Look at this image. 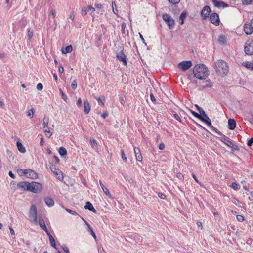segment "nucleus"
I'll list each match as a JSON object with an SVG mask.
<instances>
[{
  "label": "nucleus",
  "instance_id": "1",
  "mask_svg": "<svg viewBox=\"0 0 253 253\" xmlns=\"http://www.w3.org/2000/svg\"><path fill=\"white\" fill-rule=\"evenodd\" d=\"M17 186L24 190L30 191L34 193H38L42 191V185L35 181L31 183L26 181H22L17 184Z\"/></svg>",
  "mask_w": 253,
  "mask_h": 253
},
{
  "label": "nucleus",
  "instance_id": "2",
  "mask_svg": "<svg viewBox=\"0 0 253 253\" xmlns=\"http://www.w3.org/2000/svg\"><path fill=\"white\" fill-rule=\"evenodd\" d=\"M194 77L200 80L205 79L209 75V70L203 64L196 65L193 69Z\"/></svg>",
  "mask_w": 253,
  "mask_h": 253
},
{
  "label": "nucleus",
  "instance_id": "3",
  "mask_svg": "<svg viewBox=\"0 0 253 253\" xmlns=\"http://www.w3.org/2000/svg\"><path fill=\"white\" fill-rule=\"evenodd\" d=\"M215 70L217 74L223 77L228 73L229 68L226 62L219 60L215 62Z\"/></svg>",
  "mask_w": 253,
  "mask_h": 253
},
{
  "label": "nucleus",
  "instance_id": "4",
  "mask_svg": "<svg viewBox=\"0 0 253 253\" xmlns=\"http://www.w3.org/2000/svg\"><path fill=\"white\" fill-rule=\"evenodd\" d=\"M199 119L210 126V128L213 132L219 135L221 134V133L211 125V119L206 114L205 115L201 116Z\"/></svg>",
  "mask_w": 253,
  "mask_h": 253
},
{
  "label": "nucleus",
  "instance_id": "5",
  "mask_svg": "<svg viewBox=\"0 0 253 253\" xmlns=\"http://www.w3.org/2000/svg\"><path fill=\"white\" fill-rule=\"evenodd\" d=\"M163 20L166 22L169 29H172L175 25V22L171 16L167 13H164L162 15Z\"/></svg>",
  "mask_w": 253,
  "mask_h": 253
},
{
  "label": "nucleus",
  "instance_id": "6",
  "mask_svg": "<svg viewBox=\"0 0 253 253\" xmlns=\"http://www.w3.org/2000/svg\"><path fill=\"white\" fill-rule=\"evenodd\" d=\"M29 220L31 222L36 223L37 222V211L36 206L32 205L29 211Z\"/></svg>",
  "mask_w": 253,
  "mask_h": 253
},
{
  "label": "nucleus",
  "instance_id": "7",
  "mask_svg": "<svg viewBox=\"0 0 253 253\" xmlns=\"http://www.w3.org/2000/svg\"><path fill=\"white\" fill-rule=\"evenodd\" d=\"M244 51L247 55H253V41L252 40L247 41L246 42Z\"/></svg>",
  "mask_w": 253,
  "mask_h": 253
},
{
  "label": "nucleus",
  "instance_id": "8",
  "mask_svg": "<svg viewBox=\"0 0 253 253\" xmlns=\"http://www.w3.org/2000/svg\"><path fill=\"white\" fill-rule=\"evenodd\" d=\"M220 140L221 142H222L224 144H225L228 147L231 148L233 149L237 150V147L236 145L233 144L230 140V139L225 136V135H223L222 137H221Z\"/></svg>",
  "mask_w": 253,
  "mask_h": 253
},
{
  "label": "nucleus",
  "instance_id": "9",
  "mask_svg": "<svg viewBox=\"0 0 253 253\" xmlns=\"http://www.w3.org/2000/svg\"><path fill=\"white\" fill-rule=\"evenodd\" d=\"M192 66L191 61H184L180 62L178 64V68L181 69L182 71H185Z\"/></svg>",
  "mask_w": 253,
  "mask_h": 253
},
{
  "label": "nucleus",
  "instance_id": "10",
  "mask_svg": "<svg viewBox=\"0 0 253 253\" xmlns=\"http://www.w3.org/2000/svg\"><path fill=\"white\" fill-rule=\"evenodd\" d=\"M23 173L26 175L28 178L35 179L38 178V174L33 170L31 169H26L21 170Z\"/></svg>",
  "mask_w": 253,
  "mask_h": 253
},
{
  "label": "nucleus",
  "instance_id": "11",
  "mask_svg": "<svg viewBox=\"0 0 253 253\" xmlns=\"http://www.w3.org/2000/svg\"><path fill=\"white\" fill-rule=\"evenodd\" d=\"M117 58L120 61L123 62V64L125 66H126L127 61L126 56L124 53L123 50L120 51L119 52L117 53L116 54Z\"/></svg>",
  "mask_w": 253,
  "mask_h": 253
},
{
  "label": "nucleus",
  "instance_id": "12",
  "mask_svg": "<svg viewBox=\"0 0 253 253\" xmlns=\"http://www.w3.org/2000/svg\"><path fill=\"white\" fill-rule=\"evenodd\" d=\"M210 21L213 24L218 26L219 24V16L216 13L211 14L210 17Z\"/></svg>",
  "mask_w": 253,
  "mask_h": 253
},
{
  "label": "nucleus",
  "instance_id": "13",
  "mask_svg": "<svg viewBox=\"0 0 253 253\" xmlns=\"http://www.w3.org/2000/svg\"><path fill=\"white\" fill-rule=\"evenodd\" d=\"M211 12V10L209 6H205L203 7L201 12V16L203 19H205L209 17L210 13Z\"/></svg>",
  "mask_w": 253,
  "mask_h": 253
},
{
  "label": "nucleus",
  "instance_id": "14",
  "mask_svg": "<svg viewBox=\"0 0 253 253\" xmlns=\"http://www.w3.org/2000/svg\"><path fill=\"white\" fill-rule=\"evenodd\" d=\"M244 30L246 34H251L253 32V26H252V23L250 22V23L245 24L244 26Z\"/></svg>",
  "mask_w": 253,
  "mask_h": 253
},
{
  "label": "nucleus",
  "instance_id": "15",
  "mask_svg": "<svg viewBox=\"0 0 253 253\" xmlns=\"http://www.w3.org/2000/svg\"><path fill=\"white\" fill-rule=\"evenodd\" d=\"M134 152L135 155L136 160L141 161L142 160V156L140 149L139 148L134 147Z\"/></svg>",
  "mask_w": 253,
  "mask_h": 253
},
{
  "label": "nucleus",
  "instance_id": "16",
  "mask_svg": "<svg viewBox=\"0 0 253 253\" xmlns=\"http://www.w3.org/2000/svg\"><path fill=\"white\" fill-rule=\"evenodd\" d=\"M51 170L54 174L58 175V179L59 180H61L63 179V176L62 174H61V171L59 169H56L55 168L51 167Z\"/></svg>",
  "mask_w": 253,
  "mask_h": 253
},
{
  "label": "nucleus",
  "instance_id": "17",
  "mask_svg": "<svg viewBox=\"0 0 253 253\" xmlns=\"http://www.w3.org/2000/svg\"><path fill=\"white\" fill-rule=\"evenodd\" d=\"M39 224L40 227L42 229L47 233L48 232V230L45 225V222L43 218L39 217Z\"/></svg>",
  "mask_w": 253,
  "mask_h": 253
},
{
  "label": "nucleus",
  "instance_id": "18",
  "mask_svg": "<svg viewBox=\"0 0 253 253\" xmlns=\"http://www.w3.org/2000/svg\"><path fill=\"white\" fill-rule=\"evenodd\" d=\"M90 110V106L89 102L87 100L84 101V111L85 114H87Z\"/></svg>",
  "mask_w": 253,
  "mask_h": 253
},
{
  "label": "nucleus",
  "instance_id": "19",
  "mask_svg": "<svg viewBox=\"0 0 253 253\" xmlns=\"http://www.w3.org/2000/svg\"><path fill=\"white\" fill-rule=\"evenodd\" d=\"M228 128L231 130H233L236 126V123L234 119H229L228 121Z\"/></svg>",
  "mask_w": 253,
  "mask_h": 253
},
{
  "label": "nucleus",
  "instance_id": "20",
  "mask_svg": "<svg viewBox=\"0 0 253 253\" xmlns=\"http://www.w3.org/2000/svg\"><path fill=\"white\" fill-rule=\"evenodd\" d=\"M84 208L85 209H88L89 211H92L94 213H96L97 211L93 207L92 204L89 202H87L86 203L85 205L84 206Z\"/></svg>",
  "mask_w": 253,
  "mask_h": 253
},
{
  "label": "nucleus",
  "instance_id": "21",
  "mask_svg": "<svg viewBox=\"0 0 253 253\" xmlns=\"http://www.w3.org/2000/svg\"><path fill=\"white\" fill-rule=\"evenodd\" d=\"M47 235H48L49 239V241L51 244V246L53 247L54 248L56 249V244H55V241L53 237V236L51 235L50 233L49 232H47Z\"/></svg>",
  "mask_w": 253,
  "mask_h": 253
},
{
  "label": "nucleus",
  "instance_id": "22",
  "mask_svg": "<svg viewBox=\"0 0 253 253\" xmlns=\"http://www.w3.org/2000/svg\"><path fill=\"white\" fill-rule=\"evenodd\" d=\"M82 219L83 220V221L85 223L86 225H87L88 232H90L91 235L93 236V238L96 240V236L95 234L94 233V232H93L90 225L84 218H82Z\"/></svg>",
  "mask_w": 253,
  "mask_h": 253
},
{
  "label": "nucleus",
  "instance_id": "23",
  "mask_svg": "<svg viewBox=\"0 0 253 253\" xmlns=\"http://www.w3.org/2000/svg\"><path fill=\"white\" fill-rule=\"evenodd\" d=\"M212 2L214 5L218 8L224 7L225 5V4L223 1H219L217 0H212Z\"/></svg>",
  "mask_w": 253,
  "mask_h": 253
},
{
  "label": "nucleus",
  "instance_id": "24",
  "mask_svg": "<svg viewBox=\"0 0 253 253\" xmlns=\"http://www.w3.org/2000/svg\"><path fill=\"white\" fill-rule=\"evenodd\" d=\"M44 201H45L46 204L48 207H52L54 205V202L53 200L50 197L45 198L44 199Z\"/></svg>",
  "mask_w": 253,
  "mask_h": 253
},
{
  "label": "nucleus",
  "instance_id": "25",
  "mask_svg": "<svg viewBox=\"0 0 253 253\" xmlns=\"http://www.w3.org/2000/svg\"><path fill=\"white\" fill-rule=\"evenodd\" d=\"M48 123H49V118L48 117L45 116L43 119V126L44 131H45V129H49L48 127Z\"/></svg>",
  "mask_w": 253,
  "mask_h": 253
},
{
  "label": "nucleus",
  "instance_id": "26",
  "mask_svg": "<svg viewBox=\"0 0 253 253\" xmlns=\"http://www.w3.org/2000/svg\"><path fill=\"white\" fill-rule=\"evenodd\" d=\"M17 148L18 149V150L22 153H25L26 152V149L25 148V147H24V146L23 145V144L18 141L17 142Z\"/></svg>",
  "mask_w": 253,
  "mask_h": 253
},
{
  "label": "nucleus",
  "instance_id": "27",
  "mask_svg": "<svg viewBox=\"0 0 253 253\" xmlns=\"http://www.w3.org/2000/svg\"><path fill=\"white\" fill-rule=\"evenodd\" d=\"M211 84L209 80H206L204 82L200 87L204 88L205 87H211Z\"/></svg>",
  "mask_w": 253,
  "mask_h": 253
},
{
  "label": "nucleus",
  "instance_id": "28",
  "mask_svg": "<svg viewBox=\"0 0 253 253\" xmlns=\"http://www.w3.org/2000/svg\"><path fill=\"white\" fill-rule=\"evenodd\" d=\"M99 184H100V185L101 187L103 192H104V193L106 195H107L108 196H110L111 195H110V192H109L108 189L103 185L101 180H99Z\"/></svg>",
  "mask_w": 253,
  "mask_h": 253
},
{
  "label": "nucleus",
  "instance_id": "29",
  "mask_svg": "<svg viewBox=\"0 0 253 253\" xmlns=\"http://www.w3.org/2000/svg\"><path fill=\"white\" fill-rule=\"evenodd\" d=\"M242 65L246 68L253 70V62L251 63L248 61L244 62Z\"/></svg>",
  "mask_w": 253,
  "mask_h": 253
},
{
  "label": "nucleus",
  "instance_id": "30",
  "mask_svg": "<svg viewBox=\"0 0 253 253\" xmlns=\"http://www.w3.org/2000/svg\"><path fill=\"white\" fill-rule=\"evenodd\" d=\"M58 152H59V154L60 155V156L63 157L66 156L67 155V153L66 149L64 147H61L59 148Z\"/></svg>",
  "mask_w": 253,
  "mask_h": 253
},
{
  "label": "nucleus",
  "instance_id": "31",
  "mask_svg": "<svg viewBox=\"0 0 253 253\" xmlns=\"http://www.w3.org/2000/svg\"><path fill=\"white\" fill-rule=\"evenodd\" d=\"M218 42L220 44H225L226 42V36L223 35H220L219 37Z\"/></svg>",
  "mask_w": 253,
  "mask_h": 253
},
{
  "label": "nucleus",
  "instance_id": "32",
  "mask_svg": "<svg viewBox=\"0 0 253 253\" xmlns=\"http://www.w3.org/2000/svg\"><path fill=\"white\" fill-rule=\"evenodd\" d=\"M72 50V46L71 45H69L66 47L64 49L62 50V54H66L67 53H71Z\"/></svg>",
  "mask_w": 253,
  "mask_h": 253
},
{
  "label": "nucleus",
  "instance_id": "33",
  "mask_svg": "<svg viewBox=\"0 0 253 253\" xmlns=\"http://www.w3.org/2000/svg\"><path fill=\"white\" fill-rule=\"evenodd\" d=\"M187 15V12L183 11L179 16V19L180 20V24L182 25L184 24V20Z\"/></svg>",
  "mask_w": 253,
  "mask_h": 253
},
{
  "label": "nucleus",
  "instance_id": "34",
  "mask_svg": "<svg viewBox=\"0 0 253 253\" xmlns=\"http://www.w3.org/2000/svg\"><path fill=\"white\" fill-rule=\"evenodd\" d=\"M195 107H196L197 109L200 113V115L203 116V115H205V112L204 111V110L200 107H199L198 105H195Z\"/></svg>",
  "mask_w": 253,
  "mask_h": 253
},
{
  "label": "nucleus",
  "instance_id": "35",
  "mask_svg": "<svg viewBox=\"0 0 253 253\" xmlns=\"http://www.w3.org/2000/svg\"><path fill=\"white\" fill-rule=\"evenodd\" d=\"M59 92L60 94V95L62 98L63 100H64L65 101L67 102V100L68 99V97L66 96V95L63 92L61 89H59Z\"/></svg>",
  "mask_w": 253,
  "mask_h": 253
},
{
  "label": "nucleus",
  "instance_id": "36",
  "mask_svg": "<svg viewBox=\"0 0 253 253\" xmlns=\"http://www.w3.org/2000/svg\"><path fill=\"white\" fill-rule=\"evenodd\" d=\"M27 35L28 36V40H30L33 36V31L31 28L27 29Z\"/></svg>",
  "mask_w": 253,
  "mask_h": 253
},
{
  "label": "nucleus",
  "instance_id": "37",
  "mask_svg": "<svg viewBox=\"0 0 253 253\" xmlns=\"http://www.w3.org/2000/svg\"><path fill=\"white\" fill-rule=\"evenodd\" d=\"M87 11H88V9L87 7H83L82 9V11H81V14H82V16H85L87 13Z\"/></svg>",
  "mask_w": 253,
  "mask_h": 253
},
{
  "label": "nucleus",
  "instance_id": "38",
  "mask_svg": "<svg viewBox=\"0 0 253 253\" xmlns=\"http://www.w3.org/2000/svg\"><path fill=\"white\" fill-rule=\"evenodd\" d=\"M90 143H91V146L93 148H97V144L96 140L94 139H93V138L91 139Z\"/></svg>",
  "mask_w": 253,
  "mask_h": 253
},
{
  "label": "nucleus",
  "instance_id": "39",
  "mask_svg": "<svg viewBox=\"0 0 253 253\" xmlns=\"http://www.w3.org/2000/svg\"><path fill=\"white\" fill-rule=\"evenodd\" d=\"M44 132L45 133V136L48 138L50 137L52 135V132H51L49 129H45Z\"/></svg>",
  "mask_w": 253,
  "mask_h": 253
},
{
  "label": "nucleus",
  "instance_id": "40",
  "mask_svg": "<svg viewBox=\"0 0 253 253\" xmlns=\"http://www.w3.org/2000/svg\"><path fill=\"white\" fill-rule=\"evenodd\" d=\"M56 13L55 10L54 9H52L49 13V16H51L53 19H55L56 17Z\"/></svg>",
  "mask_w": 253,
  "mask_h": 253
},
{
  "label": "nucleus",
  "instance_id": "41",
  "mask_svg": "<svg viewBox=\"0 0 253 253\" xmlns=\"http://www.w3.org/2000/svg\"><path fill=\"white\" fill-rule=\"evenodd\" d=\"M238 184L236 182H233L231 183V187L235 190H237L239 189Z\"/></svg>",
  "mask_w": 253,
  "mask_h": 253
},
{
  "label": "nucleus",
  "instance_id": "42",
  "mask_svg": "<svg viewBox=\"0 0 253 253\" xmlns=\"http://www.w3.org/2000/svg\"><path fill=\"white\" fill-rule=\"evenodd\" d=\"M121 153L122 158L123 160V161L124 162H126L127 161V158H126V157L125 155L124 151L123 150H121Z\"/></svg>",
  "mask_w": 253,
  "mask_h": 253
},
{
  "label": "nucleus",
  "instance_id": "43",
  "mask_svg": "<svg viewBox=\"0 0 253 253\" xmlns=\"http://www.w3.org/2000/svg\"><path fill=\"white\" fill-rule=\"evenodd\" d=\"M66 211L69 213L72 214V215H78V214L75 212V211L71 210V209H66Z\"/></svg>",
  "mask_w": 253,
  "mask_h": 253
},
{
  "label": "nucleus",
  "instance_id": "44",
  "mask_svg": "<svg viewBox=\"0 0 253 253\" xmlns=\"http://www.w3.org/2000/svg\"><path fill=\"white\" fill-rule=\"evenodd\" d=\"M116 6V4H115V2L113 1L112 2V10H113V13L115 14H117V12H118V10L117 9H115V8H114V7Z\"/></svg>",
  "mask_w": 253,
  "mask_h": 253
},
{
  "label": "nucleus",
  "instance_id": "45",
  "mask_svg": "<svg viewBox=\"0 0 253 253\" xmlns=\"http://www.w3.org/2000/svg\"><path fill=\"white\" fill-rule=\"evenodd\" d=\"M253 2V0H242V3L244 5L250 4Z\"/></svg>",
  "mask_w": 253,
  "mask_h": 253
},
{
  "label": "nucleus",
  "instance_id": "46",
  "mask_svg": "<svg viewBox=\"0 0 253 253\" xmlns=\"http://www.w3.org/2000/svg\"><path fill=\"white\" fill-rule=\"evenodd\" d=\"M236 218L239 222H242L244 220V217L242 215H237Z\"/></svg>",
  "mask_w": 253,
  "mask_h": 253
},
{
  "label": "nucleus",
  "instance_id": "47",
  "mask_svg": "<svg viewBox=\"0 0 253 253\" xmlns=\"http://www.w3.org/2000/svg\"><path fill=\"white\" fill-rule=\"evenodd\" d=\"M190 112L192 113V114L195 117H196L198 119H200L201 118V115H200L198 113H196V112L192 111V110H190Z\"/></svg>",
  "mask_w": 253,
  "mask_h": 253
},
{
  "label": "nucleus",
  "instance_id": "48",
  "mask_svg": "<svg viewBox=\"0 0 253 253\" xmlns=\"http://www.w3.org/2000/svg\"><path fill=\"white\" fill-rule=\"evenodd\" d=\"M34 114V111L33 109L29 110L27 112V116L31 118H33Z\"/></svg>",
  "mask_w": 253,
  "mask_h": 253
},
{
  "label": "nucleus",
  "instance_id": "49",
  "mask_svg": "<svg viewBox=\"0 0 253 253\" xmlns=\"http://www.w3.org/2000/svg\"><path fill=\"white\" fill-rule=\"evenodd\" d=\"M71 87L72 88L75 90L76 89L77 87V84L75 80L73 81L71 84Z\"/></svg>",
  "mask_w": 253,
  "mask_h": 253
},
{
  "label": "nucleus",
  "instance_id": "50",
  "mask_svg": "<svg viewBox=\"0 0 253 253\" xmlns=\"http://www.w3.org/2000/svg\"><path fill=\"white\" fill-rule=\"evenodd\" d=\"M126 28V24L125 22H123L121 24V29H122V32L123 33H125V28Z\"/></svg>",
  "mask_w": 253,
  "mask_h": 253
},
{
  "label": "nucleus",
  "instance_id": "51",
  "mask_svg": "<svg viewBox=\"0 0 253 253\" xmlns=\"http://www.w3.org/2000/svg\"><path fill=\"white\" fill-rule=\"evenodd\" d=\"M169 3L172 4H176L179 2L180 0H168Z\"/></svg>",
  "mask_w": 253,
  "mask_h": 253
},
{
  "label": "nucleus",
  "instance_id": "52",
  "mask_svg": "<svg viewBox=\"0 0 253 253\" xmlns=\"http://www.w3.org/2000/svg\"><path fill=\"white\" fill-rule=\"evenodd\" d=\"M173 117H174V118L176 120H177L178 121H179V122H181V120L180 117L179 116V115H178L177 113H174L173 114Z\"/></svg>",
  "mask_w": 253,
  "mask_h": 253
},
{
  "label": "nucleus",
  "instance_id": "53",
  "mask_svg": "<svg viewBox=\"0 0 253 253\" xmlns=\"http://www.w3.org/2000/svg\"><path fill=\"white\" fill-rule=\"evenodd\" d=\"M43 89V85L41 83H38L37 85V89L38 90H42Z\"/></svg>",
  "mask_w": 253,
  "mask_h": 253
},
{
  "label": "nucleus",
  "instance_id": "54",
  "mask_svg": "<svg viewBox=\"0 0 253 253\" xmlns=\"http://www.w3.org/2000/svg\"><path fill=\"white\" fill-rule=\"evenodd\" d=\"M249 121L253 124V113H251L249 116Z\"/></svg>",
  "mask_w": 253,
  "mask_h": 253
},
{
  "label": "nucleus",
  "instance_id": "55",
  "mask_svg": "<svg viewBox=\"0 0 253 253\" xmlns=\"http://www.w3.org/2000/svg\"><path fill=\"white\" fill-rule=\"evenodd\" d=\"M62 249L66 253H70L69 249L67 246L65 245L63 246Z\"/></svg>",
  "mask_w": 253,
  "mask_h": 253
},
{
  "label": "nucleus",
  "instance_id": "56",
  "mask_svg": "<svg viewBox=\"0 0 253 253\" xmlns=\"http://www.w3.org/2000/svg\"><path fill=\"white\" fill-rule=\"evenodd\" d=\"M249 194L250 196L248 197V199L250 201L253 200V191H249Z\"/></svg>",
  "mask_w": 253,
  "mask_h": 253
},
{
  "label": "nucleus",
  "instance_id": "57",
  "mask_svg": "<svg viewBox=\"0 0 253 253\" xmlns=\"http://www.w3.org/2000/svg\"><path fill=\"white\" fill-rule=\"evenodd\" d=\"M158 196L159 198H160L161 199H164L166 198L165 195L162 193H158Z\"/></svg>",
  "mask_w": 253,
  "mask_h": 253
},
{
  "label": "nucleus",
  "instance_id": "58",
  "mask_svg": "<svg viewBox=\"0 0 253 253\" xmlns=\"http://www.w3.org/2000/svg\"><path fill=\"white\" fill-rule=\"evenodd\" d=\"M165 148V144L163 143H161L159 145V149L161 150H164Z\"/></svg>",
  "mask_w": 253,
  "mask_h": 253
},
{
  "label": "nucleus",
  "instance_id": "59",
  "mask_svg": "<svg viewBox=\"0 0 253 253\" xmlns=\"http://www.w3.org/2000/svg\"><path fill=\"white\" fill-rule=\"evenodd\" d=\"M253 143V137H252L250 140L248 141L247 144L248 146H251Z\"/></svg>",
  "mask_w": 253,
  "mask_h": 253
},
{
  "label": "nucleus",
  "instance_id": "60",
  "mask_svg": "<svg viewBox=\"0 0 253 253\" xmlns=\"http://www.w3.org/2000/svg\"><path fill=\"white\" fill-rule=\"evenodd\" d=\"M75 14H74V12H72L70 15V17H69V18L72 20V21H74V18H75Z\"/></svg>",
  "mask_w": 253,
  "mask_h": 253
},
{
  "label": "nucleus",
  "instance_id": "61",
  "mask_svg": "<svg viewBox=\"0 0 253 253\" xmlns=\"http://www.w3.org/2000/svg\"><path fill=\"white\" fill-rule=\"evenodd\" d=\"M95 98L98 101L99 103H101L102 106L104 105V103L101 101L100 97H95Z\"/></svg>",
  "mask_w": 253,
  "mask_h": 253
},
{
  "label": "nucleus",
  "instance_id": "62",
  "mask_svg": "<svg viewBox=\"0 0 253 253\" xmlns=\"http://www.w3.org/2000/svg\"><path fill=\"white\" fill-rule=\"evenodd\" d=\"M95 7L97 9H101L102 7V5L100 3H95Z\"/></svg>",
  "mask_w": 253,
  "mask_h": 253
},
{
  "label": "nucleus",
  "instance_id": "63",
  "mask_svg": "<svg viewBox=\"0 0 253 253\" xmlns=\"http://www.w3.org/2000/svg\"><path fill=\"white\" fill-rule=\"evenodd\" d=\"M64 68L62 66H60L58 68V71L60 73H63L64 72Z\"/></svg>",
  "mask_w": 253,
  "mask_h": 253
},
{
  "label": "nucleus",
  "instance_id": "64",
  "mask_svg": "<svg viewBox=\"0 0 253 253\" xmlns=\"http://www.w3.org/2000/svg\"><path fill=\"white\" fill-rule=\"evenodd\" d=\"M108 115V113L107 112H105V113H102L101 115V116L104 118V119H105Z\"/></svg>",
  "mask_w": 253,
  "mask_h": 253
}]
</instances>
